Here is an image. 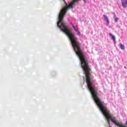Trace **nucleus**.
I'll use <instances>...</instances> for the list:
<instances>
[{
	"label": "nucleus",
	"mask_w": 127,
	"mask_h": 127,
	"mask_svg": "<svg viewBox=\"0 0 127 127\" xmlns=\"http://www.w3.org/2000/svg\"><path fill=\"white\" fill-rule=\"evenodd\" d=\"M71 24L74 31H75V32L76 33V35L80 36V35H81V32H80V31L79 30V28L75 27V26L74 25V24H73V23H71Z\"/></svg>",
	"instance_id": "nucleus-1"
},
{
	"label": "nucleus",
	"mask_w": 127,
	"mask_h": 127,
	"mask_svg": "<svg viewBox=\"0 0 127 127\" xmlns=\"http://www.w3.org/2000/svg\"><path fill=\"white\" fill-rule=\"evenodd\" d=\"M122 3V6L124 8H126L127 7V0H121Z\"/></svg>",
	"instance_id": "nucleus-3"
},
{
	"label": "nucleus",
	"mask_w": 127,
	"mask_h": 127,
	"mask_svg": "<svg viewBox=\"0 0 127 127\" xmlns=\"http://www.w3.org/2000/svg\"><path fill=\"white\" fill-rule=\"evenodd\" d=\"M120 48L122 49V50H124L125 49V46L124 45H122L121 43L119 44Z\"/></svg>",
	"instance_id": "nucleus-5"
},
{
	"label": "nucleus",
	"mask_w": 127,
	"mask_h": 127,
	"mask_svg": "<svg viewBox=\"0 0 127 127\" xmlns=\"http://www.w3.org/2000/svg\"><path fill=\"white\" fill-rule=\"evenodd\" d=\"M109 36L111 37V39H112L114 42H116V37L115 35H113V34L109 33Z\"/></svg>",
	"instance_id": "nucleus-4"
},
{
	"label": "nucleus",
	"mask_w": 127,
	"mask_h": 127,
	"mask_svg": "<svg viewBox=\"0 0 127 127\" xmlns=\"http://www.w3.org/2000/svg\"><path fill=\"white\" fill-rule=\"evenodd\" d=\"M103 17L104 18V20L106 21V25L107 26H109V24H110V21H109V18H108V16L106 15H103Z\"/></svg>",
	"instance_id": "nucleus-2"
},
{
	"label": "nucleus",
	"mask_w": 127,
	"mask_h": 127,
	"mask_svg": "<svg viewBox=\"0 0 127 127\" xmlns=\"http://www.w3.org/2000/svg\"><path fill=\"white\" fill-rule=\"evenodd\" d=\"M125 69H126V68H127V67H126V66H125Z\"/></svg>",
	"instance_id": "nucleus-7"
},
{
	"label": "nucleus",
	"mask_w": 127,
	"mask_h": 127,
	"mask_svg": "<svg viewBox=\"0 0 127 127\" xmlns=\"http://www.w3.org/2000/svg\"><path fill=\"white\" fill-rule=\"evenodd\" d=\"M114 18L115 19V21H116V22H118V21H119V18L116 16V15H114Z\"/></svg>",
	"instance_id": "nucleus-6"
}]
</instances>
